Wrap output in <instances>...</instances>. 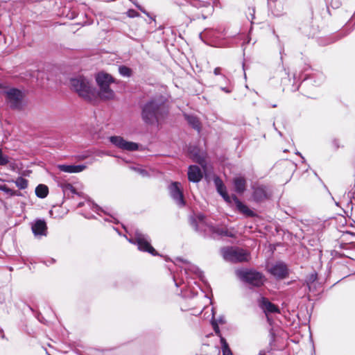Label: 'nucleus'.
Listing matches in <instances>:
<instances>
[{
  "label": "nucleus",
  "instance_id": "nucleus-5",
  "mask_svg": "<svg viewBox=\"0 0 355 355\" xmlns=\"http://www.w3.org/2000/svg\"><path fill=\"white\" fill-rule=\"evenodd\" d=\"M96 80L100 87L99 96L103 99L113 98L114 93L110 89V84L114 82V78L110 74L101 72L97 74Z\"/></svg>",
  "mask_w": 355,
  "mask_h": 355
},
{
  "label": "nucleus",
  "instance_id": "nucleus-42",
  "mask_svg": "<svg viewBox=\"0 0 355 355\" xmlns=\"http://www.w3.org/2000/svg\"><path fill=\"white\" fill-rule=\"evenodd\" d=\"M332 144L336 149L340 148V141L337 139H334L332 140Z\"/></svg>",
  "mask_w": 355,
  "mask_h": 355
},
{
  "label": "nucleus",
  "instance_id": "nucleus-22",
  "mask_svg": "<svg viewBox=\"0 0 355 355\" xmlns=\"http://www.w3.org/2000/svg\"><path fill=\"white\" fill-rule=\"evenodd\" d=\"M260 306L266 313H279V309L274 304L270 302L268 299L263 297L261 301Z\"/></svg>",
  "mask_w": 355,
  "mask_h": 355
},
{
  "label": "nucleus",
  "instance_id": "nucleus-33",
  "mask_svg": "<svg viewBox=\"0 0 355 355\" xmlns=\"http://www.w3.org/2000/svg\"><path fill=\"white\" fill-rule=\"evenodd\" d=\"M132 169L134 170L135 172H137V173H139L140 175H141L142 177H147L149 175V173L148 172L143 168H140V167H132Z\"/></svg>",
  "mask_w": 355,
  "mask_h": 355
},
{
  "label": "nucleus",
  "instance_id": "nucleus-3",
  "mask_svg": "<svg viewBox=\"0 0 355 355\" xmlns=\"http://www.w3.org/2000/svg\"><path fill=\"white\" fill-rule=\"evenodd\" d=\"M123 228L130 236L129 239L127 238L128 241L132 244L137 245L139 250L148 252L153 256L158 255L157 251L151 245V240L147 234H144L139 230H135L134 232L129 233L124 226Z\"/></svg>",
  "mask_w": 355,
  "mask_h": 355
},
{
  "label": "nucleus",
  "instance_id": "nucleus-21",
  "mask_svg": "<svg viewBox=\"0 0 355 355\" xmlns=\"http://www.w3.org/2000/svg\"><path fill=\"white\" fill-rule=\"evenodd\" d=\"M173 281L175 282V284L176 286H180L182 284L184 285V286L182 288V291H189L190 290L191 291V296H195V295H198V291L195 289V288H191V285H190V282L189 281L187 280V282H185L183 279V274H182V272L181 271V279L180 282H178V279H177V277L176 275H174L173 276Z\"/></svg>",
  "mask_w": 355,
  "mask_h": 355
},
{
  "label": "nucleus",
  "instance_id": "nucleus-9",
  "mask_svg": "<svg viewBox=\"0 0 355 355\" xmlns=\"http://www.w3.org/2000/svg\"><path fill=\"white\" fill-rule=\"evenodd\" d=\"M6 101L12 110H20L22 107L24 94L16 88H10L4 92Z\"/></svg>",
  "mask_w": 355,
  "mask_h": 355
},
{
  "label": "nucleus",
  "instance_id": "nucleus-1",
  "mask_svg": "<svg viewBox=\"0 0 355 355\" xmlns=\"http://www.w3.org/2000/svg\"><path fill=\"white\" fill-rule=\"evenodd\" d=\"M168 114V108L162 96L153 97L141 106V116L148 125L159 126Z\"/></svg>",
  "mask_w": 355,
  "mask_h": 355
},
{
  "label": "nucleus",
  "instance_id": "nucleus-10",
  "mask_svg": "<svg viewBox=\"0 0 355 355\" xmlns=\"http://www.w3.org/2000/svg\"><path fill=\"white\" fill-rule=\"evenodd\" d=\"M168 190L171 198L178 207H183L185 206L186 201L181 183L178 182H171L168 187Z\"/></svg>",
  "mask_w": 355,
  "mask_h": 355
},
{
  "label": "nucleus",
  "instance_id": "nucleus-49",
  "mask_svg": "<svg viewBox=\"0 0 355 355\" xmlns=\"http://www.w3.org/2000/svg\"><path fill=\"white\" fill-rule=\"evenodd\" d=\"M111 217H112V219L114 220V223H118V222L116 221V219L115 218L112 217V216H111Z\"/></svg>",
  "mask_w": 355,
  "mask_h": 355
},
{
  "label": "nucleus",
  "instance_id": "nucleus-13",
  "mask_svg": "<svg viewBox=\"0 0 355 355\" xmlns=\"http://www.w3.org/2000/svg\"><path fill=\"white\" fill-rule=\"evenodd\" d=\"M268 272L277 279H283L288 277V269L283 261H277L268 268Z\"/></svg>",
  "mask_w": 355,
  "mask_h": 355
},
{
  "label": "nucleus",
  "instance_id": "nucleus-34",
  "mask_svg": "<svg viewBox=\"0 0 355 355\" xmlns=\"http://www.w3.org/2000/svg\"><path fill=\"white\" fill-rule=\"evenodd\" d=\"M64 191H69L73 194H76V189L71 184H65L63 187Z\"/></svg>",
  "mask_w": 355,
  "mask_h": 355
},
{
  "label": "nucleus",
  "instance_id": "nucleus-16",
  "mask_svg": "<svg viewBox=\"0 0 355 355\" xmlns=\"http://www.w3.org/2000/svg\"><path fill=\"white\" fill-rule=\"evenodd\" d=\"M31 229L33 234L36 237L46 236L47 225L46 221L44 219L35 220L32 224Z\"/></svg>",
  "mask_w": 355,
  "mask_h": 355
},
{
  "label": "nucleus",
  "instance_id": "nucleus-6",
  "mask_svg": "<svg viewBox=\"0 0 355 355\" xmlns=\"http://www.w3.org/2000/svg\"><path fill=\"white\" fill-rule=\"evenodd\" d=\"M236 274L243 282L252 286L260 287L265 282L263 275L254 270H237Z\"/></svg>",
  "mask_w": 355,
  "mask_h": 355
},
{
  "label": "nucleus",
  "instance_id": "nucleus-7",
  "mask_svg": "<svg viewBox=\"0 0 355 355\" xmlns=\"http://www.w3.org/2000/svg\"><path fill=\"white\" fill-rule=\"evenodd\" d=\"M222 255L225 261L232 263L248 261L249 254L238 247H227L221 250Z\"/></svg>",
  "mask_w": 355,
  "mask_h": 355
},
{
  "label": "nucleus",
  "instance_id": "nucleus-4",
  "mask_svg": "<svg viewBox=\"0 0 355 355\" xmlns=\"http://www.w3.org/2000/svg\"><path fill=\"white\" fill-rule=\"evenodd\" d=\"M71 86L80 96L87 101H91L95 97V89L92 87L88 79L83 76L71 79Z\"/></svg>",
  "mask_w": 355,
  "mask_h": 355
},
{
  "label": "nucleus",
  "instance_id": "nucleus-20",
  "mask_svg": "<svg viewBox=\"0 0 355 355\" xmlns=\"http://www.w3.org/2000/svg\"><path fill=\"white\" fill-rule=\"evenodd\" d=\"M233 185L234 190L237 193L241 194L246 189L247 181L245 177L237 175L233 179Z\"/></svg>",
  "mask_w": 355,
  "mask_h": 355
},
{
  "label": "nucleus",
  "instance_id": "nucleus-17",
  "mask_svg": "<svg viewBox=\"0 0 355 355\" xmlns=\"http://www.w3.org/2000/svg\"><path fill=\"white\" fill-rule=\"evenodd\" d=\"M252 198L257 202H261L269 198L266 187L263 185L253 186Z\"/></svg>",
  "mask_w": 355,
  "mask_h": 355
},
{
  "label": "nucleus",
  "instance_id": "nucleus-47",
  "mask_svg": "<svg viewBox=\"0 0 355 355\" xmlns=\"http://www.w3.org/2000/svg\"><path fill=\"white\" fill-rule=\"evenodd\" d=\"M267 352L266 350H261L259 355H266Z\"/></svg>",
  "mask_w": 355,
  "mask_h": 355
},
{
  "label": "nucleus",
  "instance_id": "nucleus-46",
  "mask_svg": "<svg viewBox=\"0 0 355 355\" xmlns=\"http://www.w3.org/2000/svg\"><path fill=\"white\" fill-rule=\"evenodd\" d=\"M92 209H93L95 212H96V213H98V211H100V210H101V211H102V210H101V209L98 205H93V208H92Z\"/></svg>",
  "mask_w": 355,
  "mask_h": 355
},
{
  "label": "nucleus",
  "instance_id": "nucleus-36",
  "mask_svg": "<svg viewBox=\"0 0 355 355\" xmlns=\"http://www.w3.org/2000/svg\"><path fill=\"white\" fill-rule=\"evenodd\" d=\"M86 168V166L83 164L73 165V173H80Z\"/></svg>",
  "mask_w": 355,
  "mask_h": 355
},
{
  "label": "nucleus",
  "instance_id": "nucleus-32",
  "mask_svg": "<svg viewBox=\"0 0 355 355\" xmlns=\"http://www.w3.org/2000/svg\"><path fill=\"white\" fill-rule=\"evenodd\" d=\"M58 167L62 172L73 173V165L60 164Z\"/></svg>",
  "mask_w": 355,
  "mask_h": 355
},
{
  "label": "nucleus",
  "instance_id": "nucleus-43",
  "mask_svg": "<svg viewBox=\"0 0 355 355\" xmlns=\"http://www.w3.org/2000/svg\"><path fill=\"white\" fill-rule=\"evenodd\" d=\"M221 71H222V69L220 67H216L214 70V75L216 76H223L222 73H221Z\"/></svg>",
  "mask_w": 355,
  "mask_h": 355
},
{
  "label": "nucleus",
  "instance_id": "nucleus-44",
  "mask_svg": "<svg viewBox=\"0 0 355 355\" xmlns=\"http://www.w3.org/2000/svg\"><path fill=\"white\" fill-rule=\"evenodd\" d=\"M216 190L220 196L227 191L225 186L220 187L219 189H216Z\"/></svg>",
  "mask_w": 355,
  "mask_h": 355
},
{
  "label": "nucleus",
  "instance_id": "nucleus-14",
  "mask_svg": "<svg viewBox=\"0 0 355 355\" xmlns=\"http://www.w3.org/2000/svg\"><path fill=\"white\" fill-rule=\"evenodd\" d=\"M324 81V76L320 71L311 69V72L303 74V82H309L313 85L320 86Z\"/></svg>",
  "mask_w": 355,
  "mask_h": 355
},
{
  "label": "nucleus",
  "instance_id": "nucleus-11",
  "mask_svg": "<svg viewBox=\"0 0 355 355\" xmlns=\"http://www.w3.org/2000/svg\"><path fill=\"white\" fill-rule=\"evenodd\" d=\"M209 232L213 239H220L223 237L234 238L235 232L233 228H228L226 226L213 225L209 227Z\"/></svg>",
  "mask_w": 355,
  "mask_h": 355
},
{
  "label": "nucleus",
  "instance_id": "nucleus-8",
  "mask_svg": "<svg viewBox=\"0 0 355 355\" xmlns=\"http://www.w3.org/2000/svg\"><path fill=\"white\" fill-rule=\"evenodd\" d=\"M190 224L193 230L202 236L210 234L209 227L213 225L209 224L205 221V217L202 214L190 217Z\"/></svg>",
  "mask_w": 355,
  "mask_h": 355
},
{
  "label": "nucleus",
  "instance_id": "nucleus-37",
  "mask_svg": "<svg viewBox=\"0 0 355 355\" xmlns=\"http://www.w3.org/2000/svg\"><path fill=\"white\" fill-rule=\"evenodd\" d=\"M214 182L216 189H219L225 186L222 180L218 177H216L214 180Z\"/></svg>",
  "mask_w": 355,
  "mask_h": 355
},
{
  "label": "nucleus",
  "instance_id": "nucleus-23",
  "mask_svg": "<svg viewBox=\"0 0 355 355\" xmlns=\"http://www.w3.org/2000/svg\"><path fill=\"white\" fill-rule=\"evenodd\" d=\"M185 119L188 123L195 130L198 132L200 130V123L198 119L193 115H185Z\"/></svg>",
  "mask_w": 355,
  "mask_h": 355
},
{
  "label": "nucleus",
  "instance_id": "nucleus-29",
  "mask_svg": "<svg viewBox=\"0 0 355 355\" xmlns=\"http://www.w3.org/2000/svg\"><path fill=\"white\" fill-rule=\"evenodd\" d=\"M317 277L318 275L316 272L311 273L307 277L306 282L309 291L311 289L312 284L317 280Z\"/></svg>",
  "mask_w": 355,
  "mask_h": 355
},
{
  "label": "nucleus",
  "instance_id": "nucleus-30",
  "mask_svg": "<svg viewBox=\"0 0 355 355\" xmlns=\"http://www.w3.org/2000/svg\"><path fill=\"white\" fill-rule=\"evenodd\" d=\"M354 189H355V184L354 186V187L350 190L347 193H345L343 196L344 198H345V196H347V206L349 207V205L350 204H352V199L354 198Z\"/></svg>",
  "mask_w": 355,
  "mask_h": 355
},
{
  "label": "nucleus",
  "instance_id": "nucleus-52",
  "mask_svg": "<svg viewBox=\"0 0 355 355\" xmlns=\"http://www.w3.org/2000/svg\"><path fill=\"white\" fill-rule=\"evenodd\" d=\"M278 134H279L280 136H282V132H281L280 131H278Z\"/></svg>",
  "mask_w": 355,
  "mask_h": 355
},
{
  "label": "nucleus",
  "instance_id": "nucleus-38",
  "mask_svg": "<svg viewBox=\"0 0 355 355\" xmlns=\"http://www.w3.org/2000/svg\"><path fill=\"white\" fill-rule=\"evenodd\" d=\"M1 189L2 191H3L4 192H6V193L8 194H10V196H15V195H18L17 194V191H12V189L6 187V186H3Z\"/></svg>",
  "mask_w": 355,
  "mask_h": 355
},
{
  "label": "nucleus",
  "instance_id": "nucleus-40",
  "mask_svg": "<svg viewBox=\"0 0 355 355\" xmlns=\"http://www.w3.org/2000/svg\"><path fill=\"white\" fill-rule=\"evenodd\" d=\"M212 325H213V328H214V330L216 334L220 338V336H222V335L220 334V329H219V327H218L217 322H213Z\"/></svg>",
  "mask_w": 355,
  "mask_h": 355
},
{
  "label": "nucleus",
  "instance_id": "nucleus-27",
  "mask_svg": "<svg viewBox=\"0 0 355 355\" xmlns=\"http://www.w3.org/2000/svg\"><path fill=\"white\" fill-rule=\"evenodd\" d=\"M15 182L19 189H24L28 187L27 180L22 177L17 178Z\"/></svg>",
  "mask_w": 355,
  "mask_h": 355
},
{
  "label": "nucleus",
  "instance_id": "nucleus-2",
  "mask_svg": "<svg viewBox=\"0 0 355 355\" xmlns=\"http://www.w3.org/2000/svg\"><path fill=\"white\" fill-rule=\"evenodd\" d=\"M182 12L191 19H207L214 12V8L209 0H173Z\"/></svg>",
  "mask_w": 355,
  "mask_h": 355
},
{
  "label": "nucleus",
  "instance_id": "nucleus-15",
  "mask_svg": "<svg viewBox=\"0 0 355 355\" xmlns=\"http://www.w3.org/2000/svg\"><path fill=\"white\" fill-rule=\"evenodd\" d=\"M178 260L183 262L184 266L182 267V269L184 270V273L187 278V276L193 274L198 277L200 279H202L203 273L198 266L181 258H178Z\"/></svg>",
  "mask_w": 355,
  "mask_h": 355
},
{
  "label": "nucleus",
  "instance_id": "nucleus-50",
  "mask_svg": "<svg viewBox=\"0 0 355 355\" xmlns=\"http://www.w3.org/2000/svg\"><path fill=\"white\" fill-rule=\"evenodd\" d=\"M83 205V202H80V203L78 204V207H82Z\"/></svg>",
  "mask_w": 355,
  "mask_h": 355
},
{
  "label": "nucleus",
  "instance_id": "nucleus-19",
  "mask_svg": "<svg viewBox=\"0 0 355 355\" xmlns=\"http://www.w3.org/2000/svg\"><path fill=\"white\" fill-rule=\"evenodd\" d=\"M202 178V173L199 166L193 165L189 167L188 179L190 182H198Z\"/></svg>",
  "mask_w": 355,
  "mask_h": 355
},
{
  "label": "nucleus",
  "instance_id": "nucleus-51",
  "mask_svg": "<svg viewBox=\"0 0 355 355\" xmlns=\"http://www.w3.org/2000/svg\"><path fill=\"white\" fill-rule=\"evenodd\" d=\"M272 107H277V105H275V104H272Z\"/></svg>",
  "mask_w": 355,
  "mask_h": 355
},
{
  "label": "nucleus",
  "instance_id": "nucleus-26",
  "mask_svg": "<svg viewBox=\"0 0 355 355\" xmlns=\"http://www.w3.org/2000/svg\"><path fill=\"white\" fill-rule=\"evenodd\" d=\"M222 79L225 81L226 86H220V89L227 94L231 93L233 89V86L230 80L225 76H222Z\"/></svg>",
  "mask_w": 355,
  "mask_h": 355
},
{
  "label": "nucleus",
  "instance_id": "nucleus-24",
  "mask_svg": "<svg viewBox=\"0 0 355 355\" xmlns=\"http://www.w3.org/2000/svg\"><path fill=\"white\" fill-rule=\"evenodd\" d=\"M49 193L48 187L44 184H39L35 189V194L40 198H44Z\"/></svg>",
  "mask_w": 355,
  "mask_h": 355
},
{
  "label": "nucleus",
  "instance_id": "nucleus-12",
  "mask_svg": "<svg viewBox=\"0 0 355 355\" xmlns=\"http://www.w3.org/2000/svg\"><path fill=\"white\" fill-rule=\"evenodd\" d=\"M110 141L116 147L128 151H135L138 150L139 145L132 141H128L120 136H112L110 137Z\"/></svg>",
  "mask_w": 355,
  "mask_h": 355
},
{
  "label": "nucleus",
  "instance_id": "nucleus-45",
  "mask_svg": "<svg viewBox=\"0 0 355 355\" xmlns=\"http://www.w3.org/2000/svg\"><path fill=\"white\" fill-rule=\"evenodd\" d=\"M211 31H207L205 30L203 33H201L200 34V37L202 40V37L205 35H208L209 33H211Z\"/></svg>",
  "mask_w": 355,
  "mask_h": 355
},
{
  "label": "nucleus",
  "instance_id": "nucleus-28",
  "mask_svg": "<svg viewBox=\"0 0 355 355\" xmlns=\"http://www.w3.org/2000/svg\"><path fill=\"white\" fill-rule=\"evenodd\" d=\"M119 73L124 77H130L132 75V70L124 65L120 66L119 67Z\"/></svg>",
  "mask_w": 355,
  "mask_h": 355
},
{
  "label": "nucleus",
  "instance_id": "nucleus-25",
  "mask_svg": "<svg viewBox=\"0 0 355 355\" xmlns=\"http://www.w3.org/2000/svg\"><path fill=\"white\" fill-rule=\"evenodd\" d=\"M220 341L221 344L223 355H232V351L225 338L223 336H220Z\"/></svg>",
  "mask_w": 355,
  "mask_h": 355
},
{
  "label": "nucleus",
  "instance_id": "nucleus-35",
  "mask_svg": "<svg viewBox=\"0 0 355 355\" xmlns=\"http://www.w3.org/2000/svg\"><path fill=\"white\" fill-rule=\"evenodd\" d=\"M127 16L130 18H134L139 16V14L137 11L133 9H129L127 12Z\"/></svg>",
  "mask_w": 355,
  "mask_h": 355
},
{
  "label": "nucleus",
  "instance_id": "nucleus-39",
  "mask_svg": "<svg viewBox=\"0 0 355 355\" xmlns=\"http://www.w3.org/2000/svg\"><path fill=\"white\" fill-rule=\"evenodd\" d=\"M136 6L145 15H146L151 20L155 21V17H152L149 12L144 10L141 6L136 4Z\"/></svg>",
  "mask_w": 355,
  "mask_h": 355
},
{
  "label": "nucleus",
  "instance_id": "nucleus-18",
  "mask_svg": "<svg viewBox=\"0 0 355 355\" xmlns=\"http://www.w3.org/2000/svg\"><path fill=\"white\" fill-rule=\"evenodd\" d=\"M237 210L246 217H254L256 214L246 205L243 204L236 196H232Z\"/></svg>",
  "mask_w": 355,
  "mask_h": 355
},
{
  "label": "nucleus",
  "instance_id": "nucleus-48",
  "mask_svg": "<svg viewBox=\"0 0 355 355\" xmlns=\"http://www.w3.org/2000/svg\"><path fill=\"white\" fill-rule=\"evenodd\" d=\"M0 336L3 338H5V335L3 332V331L0 330Z\"/></svg>",
  "mask_w": 355,
  "mask_h": 355
},
{
  "label": "nucleus",
  "instance_id": "nucleus-41",
  "mask_svg": "<svg viewBox=\"0 0 355 355\" xmlns=\"http://www.w3.org/2000/svg\"><path fill=\"white\" fill-rule=\"evenodd\" d=\"M221 196L223 197V198L228 203H230L231 202V198L230 197V196L228 195L227 192L226 191L225 193H223L221 195Z\"/></svg>",
  "mask_w": 355,
  "mask_h": 355
},
{
  "label": "nucleus",
  "instance_id": "nucleus-53",
  "mask_svg": "<svg viewBox=\"0 0 355 355\" xmlns=\"http://www.w3.org/2000/svg\"><path fill=\"white\" fill-rule=\"evenodd\" d=\"M336 205L337 206H339V202H336Z\"/></svg>",
  "mask_w": 355,
  "mask_h": 355
},
{
  "label": "nucleus",
  "instance_id": "nucleus-31",
  "mask_svg": "<svg viewBox=\"0 0 355 355\" xmlns=\"http://www.w3.org/2000/svg\"><path fill=\"white\" fill-rule=\"evenodd\" d=\"M10 157L5 155L0 148V166H6L9 163Z\"/></svg>",
  "mask_w": 355,
  "mask_h": 355
}]
</instances>
